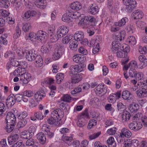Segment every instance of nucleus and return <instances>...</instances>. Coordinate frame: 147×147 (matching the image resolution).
Returning a JSON list of instances; mask_svg holds the SVG:
<instances>
[{"instance_id":"nucleus-3","label":"nucleus","mask_w":147,"mask_h":147,"mask_svg":"<svg viewBox=\"0 0 147 147\" xmlns=\"http://www.w3.org/2000/svg\"><path fill=\"white\" fill-rule=\"evenodd\" d=\"M136 2L135 0H128L126 1L125 5L126 6L125 11L128 13L131 11L136 6Z\"/></svg>"},{"instance_id":"nucleus-42","label":"nucleus","mask_w":147,"mask_h":147,"mask_svg":"<svg viewBox=\"0 0 147 147\" xmlns=\"http://www.w3.org/2000/svg\"><path fill=\"white\" fill-rule=\"evenodd\" d=\"M7 125L6 127V131L9 133H10L13 131L14 128V124L6 123Z\"/></svg>"},{"instance_id":"nucleus-63","label":"nucleus","mask_w":147,"mask_h":147,"mask_svg":"<svg viewBox=\"0 0 147 147\" xmlns=\"http://www.w3.org/2000/svg\"><path fill=\"white\" fill-rule=\"evenodd\" d=\"M116 128L113 127L108 129L107 132L109 135H113L116 132Z\"/></svg>"},{"instance_id":"nucleus-52","label":"nucleus","mask_w":147,"mask_h":147,"mask_svg":"<svg viewBox=\"0 0 147 147\" xmlns=\"http://www.w3.org/2000/svg\"><path fill=\"white\" fill-rule=\"evenodd\" d=\"M23 68L24 69L25 68L23 66H20V67H19L18 68H17L15 69L13 72L14 74H17V75L18 76L19 75V74H22V69Z\"/></svg>"},{"instance_id":"nucleus-50","label":"nucleus","mask_w":147,"mask_h":147,"mask_svg":"<svg viewBox=\"0 0 147 147\" xmlns=\"http://www.w3.org/2000/svg\"><path fill=\"white\" fill-rule=\"evenodd\" d=\"M26 142V145L27 146H33L34 144V139L31 138H29Z\"/></svg>"},{"instance_id":"nucleus-27","label":"nucleus","mask_w":147,"mask_h":147,"mask_svg":"<svg viewBox=\"0 0 147 147\" xmlns=\"http://www.w3.org/2000/svg\"><path fill=\"white\" fill-rule=\"evenodd\" d=\"M134 67V68L138 67V65H137V62L135 61H131L128 65H124L123 67V70H127L129 67Z\"/></svg>"},{"instance_id":"nucleus-17","label":"nucleus","mask_w":147,"mask_h":147,"mask_svg":"<svg viewBox=\"0 0 147 147\" xmlns=\"http://www.w3.org/2000/svg\"><path fill=\"white\" fill-rule=\"evenodd\" d=\"M18 138L19 136L17 134L9 136L7 138L8 143L10 145L13 144L18 140Z\"/></svg>"},{"instance_id":"nucleus-12","label":"nucleus","mask_w":147,"mask_h":147,"mask_svg":"<svg viewBox=\"0 0 147 147\" xmlns=\"http://www.w3.org/2000/svg\"><path fill=\"white\" fill-rule=\"evenodd\" d=\"M71 71H70V74H74L75 72L78 73L81 72L83 70L81 66L78 65H72L70 67Z\"/></svg>"},{"instance_id":"nucleus-31","label":"nucleus","mask_w":147,"mask_h":147,"mask_svg":"<svg viewBox=\"0 0 147 147\" xmlns=\"http://www.w3.org/2000/svg\"><path fill=\"white\" fill-rule=\"evenodd\" d=\"M127 141H128L131 147H136L139 144L138 141L136 139L130 138L127 139Z\"/></svg>"},{"instance_id":"nucleus-21","label":"nucleus","mask_w":147,"mask_h":147,"mask_svg":"<svg viewBox=\"0 0 147 147\" xmlns=\"http://www.w3.org/2000/svg\"><path fill=\"white\" fill-rule=\"evenodd\" d=\"M88 11L92 14L95 15L99 11L98 7L95 5L91 4L89 7Z\"/></svg>"},{"instance_id":"nucleus-5","label":"nucleus","mask_w":147,"mask_h":147,"mask_svg":"<svg viewBox=\"0 0 147 147\" xmlns=\"http://www.w3.org/2000/svg\"><path fill=\"white\" fill-rule=\"evenodd\" d=\"M20 76V80L22 83L27 84L30 81L31 79V74L28 72H25L21 74H19Z\"/></svg>"},{"instance_id":"nucleus-64","label":"nucleus","mask_w":147,"mask_h":147,"mask_svg":"<svg viewBox=\"0 0 147 147\" xmlns=\"http://www.w3.org/2000/svg\"><path fill=\"white\" fill-rule=\"evenodd\" d=\"M117 107L118 110L120 111H122L124 110L125 106L121 102L118 103Z\"/></svg>"},{"instance_id":"nucleus-41","label":"nucleus","mask_w":147,"mask_h":147,"mask_svg":"<svg viewBox=\"0 0 147 147\" xmlns=\"http://www.w3.org/2000/svg\"><path fill=\"white\" fill-rule=\"evenodd\" d=\"M20 136L21 138L26 139L31 137L30 133L27 131L22 132L21 133Z\"/></svg>"},{"instance_id":"nucleus-9","label":"nucleus","mask_w":147,"mask_h":147,"mask_svg":"<svg viewBox=\"0 0 147 147\" xmlns=\"http://www.w3.org/2000/svg\"><path fill=\"white\" fill-rule=\"evenodd\" d=\"M71 77V82L73 84H75L80 82L82 79V76L79 74H70Z\"/></svg>"},{"instance_id":"nucleus-22","label":"nucleus","mask_w":147,"mask_h":147,"mask_svg":"<svg viewBox=\"0 0 147 147\" xmlns=\"http://www.w3.org/2000/svg\"><path fill=\"white\" fill-rule=\"evenodd\" d=\"M70 7L73 10L78 11L81 9L82 6L80 2L76 1L72 3L70 5Z\"/></svg>"},{"instance_id":"nucleus-2","label":"nucleus","mask_w":147,"mask_h":147,"mask_svg":"<svg viewBox=\"0 0 147 147\" xmlns=\"http://www.w3.org/2000/svg\"><path fill=\"white\" fill-rule=\"evenodd\" d=\"M129 76L131 78H135L136 80H141L143 77V74L141 72H138L135 69L131 68L129 71Z\"/></svg>"},{"instance_id":"nucleus-1","label":"nucleus","mask_w":147,"mask_h":147,"mask_svg":"<svg viewBox=\"0 0 147 147\" xmlns=\"http://www.w3.org/2000/svg\"><path fill=\"white\" fill-rule=\"evenodd\" d=\"M61 112V110L59 109L53 111L51 113V117L47 120L48 123L57 126L60 125V123L59 121L61 120V119L60 117L59 113Z\"/></svg>"},{"instance_id":"nucleus-53","label":"nucleus","mask_w":147,"mask_h":147,"mask_svg":"<svg viewBox=\"0 0 147 147\" xmlns=\"http://www.w3.org/2000/svg\"><path fill=\"white\" fill-rule=\"evenodd\" d=\"M84 121V119L83 118L79 119L77 123L78 126L80 127H83L85 125Z\"/></svg>"},{"instance_id":"nucleus-29","label":"nucleus","mask_w":147,"mask_h":147,"mask_svg":"<svg viewBox=\"0 0 147 147\" xmlns=\"http://www.w3.org/2000/svg\"><path fill=\"white\" fill-rule=\"evenodd\" d=\"M37 138L39 140L40 143L44 144L46 141V138L44 134L42 133H39L37 135Z\"/></svg>"},{"instance_id":"nucleus-37","label":"nucleus","mask_w":147,"mask_h":147,"mask_svg":"<svg viewBox=\"0 0 147 147\" xmlns=\"http://www.w3.org/2000/svg\"><path fill=\"white\" fill-rule=\"evenodd\" d=\"M136 93L137 96L140 97L142 98L147 96V93L141 89L137 90Z\"/></svg>"},{"instance_id":"nucleus-61","label":"nucleus","mask_w":147,"mask_h":147,"mask_svg":"<svg viewBox=\"0 0 147 147\" xmlns=\"http://www.w3.org/2000/svg\"><path fill=\"white\" fill-rule=\"evenodd\" d=\"M5 108L4 104L0 102V114L2 115L5 112Z\"/></svg>"},{"instance_id":"nucleus-28","label":"nucleus","mask_w":147,"mask_h":147,"mask_svg":"<svg viewBox=\"0 0 147 147\" xmlns=\"http://www.w3.org/2000/svg\"><path fill=\"white\" fill-rule=\"evenodd\" d=\"M45 96V92L43 90H40L38 91L34 95V97L36 99L39 98L40 100L42 99V97H44Z\"/></svg>"},{"instance_id":"nucleus-48","label":"nucleus","mask_w":147,"mask_h":147,"mask_svg":"<svg viewBox=\"0 0 147 147\" xmlns=\"http://www.w3.org/2000/svg\"><path fill=\"white\" fill-rule=\"evenodd\" d=\"M128 21V19L126 17L123 18L117 23L118 26H123L125 24L126 22Z\"/></svg>"},{"instance_id":"nucleus-26","label":"nucleus","mask_w":147,"mask_h":147,"mask_svg":"<svg viewBox=\"0 0 147 147\" xmlns=\"http://www.w3.org/2000/svg\"><path fill=\"white\" fill-rule=\"evenodd\" d=\"M139 108V106L135 103L130 104L129 107V109L131 113L136 112Z\"/></svg>"},{"instance_id":"nucleus-7","label":"nucleus","mask_w":147,"mask_h":147,"mask_svg":"<svg viewBox=\"0 0 147 147\" xmlns=\"http://www.w3.org/2000/svg\"><path fill=\"white\" fill-rule=\"evenodd\" d=\"M142 124L139 122L134 121L130 123L128 126L131 129L134 131L138 130L140 129L142 127Z\"/></svg>"},{"instance_id":"nucleus-8","label":"nucleus","mask_w":147,"mask_h":147,"mask_svg":"<svg viewBox=\"0 0 147 147\" xmlns=\"http://www.w3.org/2000/svg\"><path fill=\"white\" fill-rule=\"evenodd\" d=\"M36 40L42 41L46 40L47 37L46 32L42 30H39L35 34Z\"/></svg>"},{"instance_id":"nucleus-56","label":"nucleus","mask_w":147,"mask_h":147,"mask_svg":"<svg viewBox=\"0 0 147 147\" xmlns=\"http://www.w3.org/2000/svg\"><path fill=\"white\" fill-rule=\"evenodd\" d=\"M27 116V113L25 111H24L18 115V118L19 119H26Z\"/></svg>"},{"instance_id":"nucleus-20","label":"nucleus","mask_w":147,"mask_h":147,"mask_svg":"<svg viewBox=\"0 0 147 147\" xmlns=\"http://www.w3.org/2000/svg\"><path fill=\"white\" fill-rule=\"evenodd\" d=\"M132 15L134 19H139L143 17L144 13L140 10H137L134 11L132 13Z\"/></svg>"},{"instance_id":"nucleus-54","label":"nucleus","mask_w":147,"mask_h":147,"mask_svg":"<svg viewBox=\"0 0 147 147\" xmlns=\"http://www.w3.org/2000/svg\"><path fill=\"white\" fill-rule=\"evenodd\" d=\"M128 41L129 43L133 45H134L136 43L135 38L133 36H129L128 39Z\"/></svg>"},{"instance_id":"nucleus-38","label":"nucleus","mask_w":147,"mask_h":147,"mask_svg":"<svg viewBox=\"0 0 147 147\" xmlns=\"http://www.w3.org/2000/svg\"><path fill=\"white\" fill-rule=\"evenodd\" d=\"M76 41L74 40L70 41L69 43V47L74 51L76 50V48L78 47V44Z\"/></svg>"},{"instance_id":"nucleus-30","label":"nucleus","mask_w":147,"mask_h":147,"mask_svg":"<svg viewBox=\"0 0 147 147\" xmlns=\"http://www.w3.org/2000/svg\"><path fill=\"white\" fill-rule=\"evenodd\" d=\"M10 61L11 65L14 67H17L18 66H20L24 65L23 62L17 61L15 59L13 58H11Z\"/></svg>"},{"instance_id":"nucleus-33","label":"nucleus","mask_w":147,"mask_h":147,"mask_svg":"<svg viewBox=\"0 0 147 147\" xmlns=\"http://www.w3.org/2000/svg\"><path fill=\"white\" fill-rule=\"evenodd\" d=\"M130 117L131 115L129 112L127 111L124 112L122 115L123 122H124L129 120L130 119Z\"/></svg>"},{"instance_id":"nucleus-55","label":"nucleus","mask_w":147,"mask_h":147,"mask_svg":"<svg viewBox=\"0 0 147 147\" xmlns=\"http://www.w3.org/2000/svg\"><path fill=\"white\" fill-rule=\"evenodd\" d=\"M61 37H60V36L58 35L57 33V35H54L53 36H51L50 38V40L51 41L53 42H55L57 41L59 39V38H61Z\"/></svg>"},{"instance_id":"nucleus-58","label":"nucleus","mask_w":147,"mask_h":147,"mask_svg":"<svg viewBox=\"0 0 147 147\" xmlns=\"http://www.w3.org/2000/svg\"><path fill=\"white\" fill-rule=\"evenodd\" d=\"M140 87L141 89L147 93V84L144 83L143 82H140Z\"/></svg>"},{"instance_id":"nucleus-16","label":"nucleus","mask_w":147,"mask_h":147,"mask_svg":"<svg viewBox=\"0 0 147 147\" xmlns=\"http://www.w3.org/2000/svg\"><path fill=\"white\" fill-rule=\"evenodd\" d=\"M120 48V44L118 41L115 40L112 43V48L111 49V52L113 53H115Z\"/></svg>"},{"instance_id":"nucleus-49","label":"nucleus","mask_w":147,"mask_h":147,"mask_svg":"<svg viewBox=\"0 0 147 147\" xmlns=\"http://www.w3.org/2000/svg\"><path fill=\"white\" fill-rule=\"evenodd\" d=\"M1 5L4 7L7 8L9 6V2L8 0H1L0 2Z\"/></svg>"},{"instance_id":"nucleus-32","label":"nucleus","mask_w":147,"mask_h":147,"mask_svg":"<svg viewBox=\"0 0 147 147\" xmlns=\"http://www.w3.org/2000/svg\"><path fill=\"white\" fill-rule=\"evenodd\" d=\"M62 139L69 146L71 145L73 138L71 137H69L65 135H63Z\"/></svg>"},{"instance_id":"nucleus-14","label":"nucleus","mask_w":147,"mask_h":147,"mask_svg":"<svg viewBox=\"0 0 147 147\" xmlns=\"http://www.w3.org/2000/svg\"><path fill=\"white\" fill-rule=\"evenodd\" d=\"M37 1H34V4L38 8L42 9H45L47 5V3L46 1L45 0H42Z\"/></svg>"},{"instance_id":"nucleus-13","label":"nucleus","mask_w":147,"mask_h":147,"mask_svg":"<svg viewBox=\"0 0 147 147\" xmlns=\"http://www.w3.org/2000/svg\"><path fill=\"white\" fill-rule=\"evenodd\" d=\"M122 96L123 98L125 100H127L128 101H130L132 100L133 98V96L130 92L128 90L123 91L122 94Z\"/></svg>"},{"instance_id":"nucleus-39","label":"nucleus","mask_w":147,"mask_h":147,"mask_svg":"<svg viewBox=\"0 0 147 147\" xmlns=\"http://www.w3.org/2000/svg\"><path fill=\"white\" fill-rule=\"evenodd\" d=\"M20 119L21 120L18 122V125L20 128L23 127L26 124L28 119L26 118Z\"/></svg>"},{"instance_id":"nucleus-46","label":"nucleus","mask_w":147,"mask_h":147,"mask_svg":"<svg viewBox=\"0 0 147 147\" xmlns=\"http://www.w3.org/2000/svg\"><path fill=\"white\" fill-rule=\"evenodd\" d=\"M72 36L67 35L63 38L62 40V42L64 44H67L72 39Z\"/></svg>"},{"instance_id":"nucleus-44","label":"nucleus","mask_w":147,"mask_h":147,"mask_svg":"<svg viewBox=\"0 0 147 147\" xmlns=\"http://www.w3.org/2000/svg\"><path fill=\"white\" fill-rule=\"evenodd\" d=\"M88 18L85 16L84 18H82L80 21L79 24L81 26H87L88 25Z\"/></svg>"},{"instance_id":"nucleus-59","label":"nucleus","mask_w":147,"mask_h":147,"mask_svg":"<svg viewBox=\"0 0 147 147\" xmlns=\"http://www.w3.org/2000/svg\"><path fill=\"white\" fill-rule=\"evenodd\" d=\"M82 88L80 87H78L76 88L71 91V93L72 95H74L77 94L81 92Z\"/></svg>"},{"instance_id":"nucleus-23","label":"nucleus","mask_w":147,"mask_h":147,"mask_svg":"<svg viewBox=\"0 0 147 147\" xmlns=\"http://www.w3.org/2000/svg\"><path fill=\"white\" fill-rule=\"evenodd\" d=\"M34 60L35 61V64L37 67H40L42 65L43 61L42 57L40 55H36Z\"/></svg>"},{"instance_id":"nucleus-57","label":"nucleus","mask_w":147,"mask_h":147,"mask_svg":"<svg viewBox=\"0 0 147 147\" xmlns=\"http://www.w3.org/2000/svg\"><path fill=\"white\" fill-rule=\"evenodd\" d=\"M101 132L98 131L97 133H95L92 134L89 136V138L90 140H92L98 137L100 134Z\"/></svg>"},{"instance_id":"nucleus-40","label":"nucleus","mask_w":147,"mask_h":147,"mask_svg":"<svg viewBox=\"0 0 147 147\" xmlns=\"http://www.w3.org/2000/svg\"><path fill=\"white\" fill-rule=\"evenodd\" d=\"M86 17L88 18V19L87 20L88 21V25L90 26H94L95 25V20L94 18L92 16H86Z\"/></svg>"},{"instance_id":"nucleus-25","label":"nucleus","mask_w":147,"mask_h":147,"mask_svg":"<svg viewBox=\"0 0 147 147\" xmlns=\"http://www.w3.org/2000/svg\"><path fill=\"white\" fill-rule=\"evenodd\" d=\"M121 132L120 134L123 137L125 136L127 138L130 137L132 135L131 132L125 128H123L121 130Z\"/></svg>"},{"instance_id":"nucleus-34","label":"nucleus","mask_w":147,"mask_h":147,"mask_svg":"<svg viewBox=\"0 0 147 147\" xmlns=\"http://www.w3.org/2000/svg\"><path fill=\"white\" fill-rule=\"evenodd\" d=\"M22 3L30 9H32L34 5L29 0H20Z\"/></svg>"},{"instance_id":"nucleus-24","label":"nucleus","mask_w":147,"mask_h":147,"mask_svg":"<svg viewBox=\"0 0 147 147\" xmlns=\"http://www.w3.org/2000/svg\"><path fill=\"white\" fill-rule=\"evenodd\" d=\"M96 47L93 48L92 50V52L94 54H96L99 51V44L101 42V40L100 39L99 37H97L96 40H95Z\"/></svg>"},{"instance_id":"nucleus-36","label":"nucleus","mask_w":147,"mask_h":147,"mask_svg":"<svg viewBox=\"0 0 147 147\" xmlns=\"http://www.w3.org/2000/svg\"><path fill=\"white\" fill-rule=\"evenodd\" d=\"M107 142L108 144L109 147H115L116 144L114 141V138L111 137L107 140Z\"/></svg>"},{"instance_id":"nucleus-11","label":"nucleus","mask_w":147,"mask_h":147,"mask_svg":"<svg viewBox=\"0 0 147 147\" xmlns=\"http://www.w3.org/2000/svg\"><path fill=\"white\" fill-rule=\"evenodd\" d=\"M62 55L61 50L60 48H57L55 49L52 55V58L55 60L59 59Z\"/></svg>"},{"instance_id":"nucleus-47","label":"nucleus","mask_w":147,"mask_h":147,"mask_svg":"<svg viewBox=\"0 0 147 147\" xmlns=\"http://www.w3.org/2000/svg\"><path fill=\"white\" fill-rule=\"evenodd\" d=\"M117 56L120 58L125 57L127 55V53H125L123 50L117 51Z\"/></svg>"},{"instance_id":"nucleus-15","label":"nucleus","mask_w":147,"mask_h":147,"mask_svg":"<svg viewBox=\"0 0 147 147\" xmlns=\"http://www.w3.org/2000/svg\"><path fill=\"white\" fill-rule=\"evenodd\" d=\"M84 34L83 32L81 31H77L74 34V38L77 41H81L84 38Z\"/></svg>"},{"instance_id":"nucleus-4","label":"nucleus","mask_w":147,"mask_h":147,"mask_svg":"<svg viewBox=\"0 0 147 147\" xmlns=\"http://www.w3.org/2000/svg\"><path fill=\"white\" fill-rule=\"evenodd\" d=\"M140 63L138 65V68L143 69L147 66V56L143 55L139 56L138 57Z\"/></svg>"},{"instance_id":"nucleus-18","label":"nucleus","mask_w":147,"mask_h":147,"mask_svg":"<svg viewBox=\"0 0 147 147\" xmlns=\"http://www.w3.org/2000/svg\"><path fill=\"white\" fill-rule=\"evenodd\" d=\"M107 87L104 85H100L96 86L95 88L96 90L99 94L103 93V94L106 93L107 90Z\"/></svg>"},{"instance_id":"nucleus-6","label":"nucleus","mask_w":147,"mask_h":147,"mask_svg":"<svg viewBox=\"0 0 147 147\" xmlns=\"http://www.w3.org/2000/svg\"><path fill=\"white\" fill-rule=\"evenodd\" d=\"M68 31L69 29L67 26H62L58 28L57 32L58 35H59L61 38L67 34Z\"/></svg>"},{"instance_id":"nucleus-62","label":"nucleus","mask_w":147,"mask_h":147,"mask_svg":"<svg viewBox=\"0 0 147 147\" xmlns=\"http://www.w3.org/2000/svg\"><path fill=\"white\" fill-rule=\"evenodd\" d=\"M23 94L24 96H26L28 97H30L32 96L33 95V92L30 90H27L23 92Z\"/></svg>"},{"instance_id":"nucleus-19","label":"nucleus","mask_w":147,"mask_h":147,"mask_svg":"<svg viewBox=\"0 0 147 147\" xmlns=\"http://www.w3.org/2000/svg\"><path fill=\"white\" fill-rule=\"evenodd\" d=\"M26 54V58L29 61H32L34 60L36 57V55H37L31 50L27 51Z\"/></svg>"},{"instance_id":"nucleus-10","label":"nucleus","mask_w":147,"mask_h":147,"mask_svg":"<svg viewBox=\"0 0 147 147\" xmlns=\"http://www.w3.org/2000/svg\"><path fill=\"white\" fill-rule=\"evenodd\" d=\"M15 102V98L14 97V95H13L12 96H11L10 95L7 97L6 99V104L7 107H11Z\"/></svg>"},{"instance_id":"nucleus-43","label":"nucleus","mask_w":147,"mask_h":147,"mask_svg":"<svg viewBox=\"0 0 147 147\" xmlns=\"http://www.w3.org/2000/svg\"><path fill=\"white\" fill-rule=\"evenodd\" d=\"M61 99L62 100L67 102H70L71 101V97L68 94L63 95Z\"/></svg>"},{"instance_id":"nucleus-45","label":"nucleus","mask_w":147,"mask_h":147,"mask_svg":"<svg viewBox=\"0 0 147 147\" xmlns=\"http://www.w3.org/2000/svg\"><path fill=\"white\" fill-rule=\"evenodd\" d=\"M22 28L24 32H28L31 28V24L30 23L23 24Z\"/></svg>"},{"instance_id":"nucleus-35","label":"nucleus","mask_w":147,"mask_h":147,"mask_svg":"<svg viewBox=\"0 0 147 147\" xmlns=\"http://www.w3.org/2000/svg\"><path fill=\"white\" fill-rule=\"evenodd\" d=\"M64 75L63 74L59 73L57 74L56 76V82L58 84H60L63 80Z\"/></svg>"},{"instance_id":"nucleus-60","label":"nucleus","mask_w":147,"mask_h":147,"mask_svg":"<svg viewBox=\"0 0 147 147\" xmlns=\"http://www.w3.org/2000/svg\"><path fill=\"white\" fill-rule=\"evenodd\" d=\"M125 32L124 31H122L121 33H119V34H120L119 37H118L117 38V40H119L120 41H121L124 39L125 36Z\"/></svg>"},{"instance_id":"nucleus-51","label":"nucleus","mask_w":147,"mask_h":147,"mask_svg":"<svg viewBox=\"0 0 147 147\" xmlns=\"http://www.w3.org/2000/svg\"><path fill=\"white\" fill-rule=\"evenodd\" d=\"M96 124L97 121L96 120L94 119H91L89 121L88 128V129H91L93 126L96 125Z\"/></svg>"}]
</instances>
